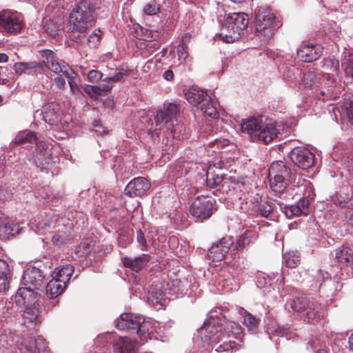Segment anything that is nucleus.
<instances>
[{
	"instance_id": "f257e3e1",
	"label": "nucleus",
	"mask_w": 353,
	"mask_h": 353,
	"mask_svg": "<svg viewBox=\"0 0 353 353\" xmlns=\"http://www.w3.org/2000/svg\"><path fill=\"white\" fill-rule=\"evenodd\" d=\"M97 16L96 6L92 1L77 2L70 12L67 26L68 37L81 42L87 30L92 27Z\"/></svg>"
},
{
	"instance_id": "f03ea898",
	"label": "nucleus",
	"mask_w": 353,
	"mask_h": 353,
	"mask_svg": "<svg viewBox=\"0 0 353 353\" xmlns=\"http://www.w3.org/2000/svg\"><path fill=\"white\" fill-rule=\"evenodd\" d=\"M241 129L250 138L265 144L275 140L280 134V129L272 119L260 117H252L241 123Z\"/></svg>"
},
{
	"instance_id": "7ed1b4c3",
	"label": "nucleus",
	"mask_w": 353,
	"mask_h": 353,
	"mask_svg": "<svg viewBox=\"0 0 353 353\" xmlns=\"http://www.w3.org/2000/svg\"><path fill=\"white\" fill-rule=\"evenodd\" d=\"M44 276L37 268H28L23 275L22 282L24 287L17 290L14 297L11 298L17 305L34 304L37 290L44 285Z\"/></svg>"
},
{
	"instance_id": "20e7f679",
	"label": "nucleus",
	"mask_w": 353,
	"mask_h": 353,
	"mask_svg": "<svg viewBox=\"0 0 353 353\" xmlns=\"http://www.w3.org/2000/svg\"><path fill=\"white\" fill-rule=\"evenodd\" d=\"M116 327L123 330H134L141 340L152 339V325L150 321L139 314L123 313L116 321Z\"/></svg>"
},
{
	"instance_id": "39448f33",
	"label": "nucleus",
	"mask_w": 353,
	"mask_h": 353,
	"mask_svg": "<svg viewBox=\"0 0 353 353\" xmlns=\"http://www.w3.org/2000/svg\"><path fill=\"white\" fill-rule=\"evenodd\" d=\"M255 32L264 41L269 40L281 26V21L268 7H260L254 11Z\"/></svg>"
},
{
	"instance_id": "423d86ee",
	"label": "nucleus",
	"mask_w": 353,
	"mask_h": 353,
	"mask_svg": "<svg viewBox=\"0 0 353 353\" xmlns=\"http://www.w3.org/2000/svg\"><path fill=\"white\" fill-rule=\"evenodd\" d=\"M303 83L306 88H314L323 86L321 90V94L325 96L323 99H332L337 97L338 92L336 89V82L334 78H332L330 74H323L316 70H310L305 74Z\"/></svg>"
},
{
	"instance_id": "0eeeda50",
	"label": "nucleus",
	"mask_w": 353,
	"mask_h": 353,
	"mask_svg": "<svg viewBox=\"0 0 353 353\" xmlns=\"http://www.w3.org/2000/svg\"><path fill=\"white\" fill-rule=\"evenodd\" d=\"M42 60L47 68L56 74L62 73L68 79L70 91L73 94H78L79 88L74 82L77 77L74 70L65 61H58L54 58V52L50 50H45L41 52Z\"/></svg>"
},
{
	"instance_id": "6e6552de",
	"label": "nucleus",
	"mask_w": 353,
	"mask_h": 353,
	"mask_svg": "<svg viewBox=\"0 0 353 353\" xmlns=\"http://www.w3.org/2000/svg\"><path fill=\"white\" fill-rule=\"evenodd\" d=\"M270 188L282 194L292 179L291 170L282 161L273 162L269 168Z\"/></svg>"
},
{
	"instance_id": "1a4fd4ad",
	"label": "nucleus",
	"mask_w": 353,
	"mask_h": 353,
	"mask_svg": "<svg viewBox=\"0 0 353 353\" xmlns=\"http://www.w3.org/2000/svg\"><path fill=\"white\" fill-rule=\"evenodd\" d=\"M185 97L191 105L198 107L205 116L212 119L217 118L219 113L216 108L205 91L197 87H192L185 91Z\"/></svg>"
},
{
	"instance_id": "9d476101",
	"label": "nucleus",
	"mask_w": 353,
	"mask_h": 353,
	"mask_svg": "<svg viewBox=\"0 0 353 353\" xmlns=\"http://www.w3.org/2000/svg\"><path fill=\"white\" fill-rule=\"evenodd\" d=\"M221 319L218 317L207 319L200 330L202 340L204 342L210 341L211 342L218 343L223 336L221 331L222 324Z\"/></svg>"
},
{
	"instance_id": "9b49d317",
	"label": "nucleus",
	"mask_w": 353,
	"mask_h": 353,
	"mask_svg": "<svg viewBox=\"0 0 353 353\" xmlns=\"http://www.w3.org/2000/svg\"><path fill=\"white\" fill-rule=\"evenodd\" d=\"M0 26L9 33H19L23 26L21 15L9 10L0 12Z\"/></svg>"
},
{
	"instance_id": "f8f14e48",
	"label": "nucleus",
	"mask_w": 353,
	"mask_h": 353,
	"mask_svg": "<svg viewBox=\"0 0 353 353\" xmlns=\"http://www.w3.org/2000/svg\"><path fill=\"white\" fill-rule=\"evenodd\" d=\"M213 201L205 196H199L190 207V213L201 219H208L212 214Z\"/></svg>"
},
{
	"instance_id": "ddd939ff",
	"label": "nucleus",
	"mask_w": 353,
	"mask_h": 353,
	"mask_svg": "<svg viewBox=\"0 0 353 353\" xmlns=\"http://www.w3.org/2000/svg\"><path fill=\"white\" fill-rule=\"evenodd\" d=\"M290 157L295 165L303 170L311 168L314 163V154L305 148H294L290 154Z\"/></svg>"
},
{
	"instance_id": "4468645a",
	"label": "nucleus",
	"mask_w": 353,
	"mask_h": 353,
	"mask_svg": "<svg viewBox=\"0 0 353 353\" xmlns=\"http://www.w3.org/2000/svg\"><path fill=\"white\" fill-rule=\"evenodd\" d=\"M180 108L176 103L165 102L163 108L158 112L156 115V126L157 123L162 125H173L174 121L176 119L179 114Z\"/></svg>"
},
{
	"instance_id": "2eb2a0df",
	"label": "nucleus",
	"mask_w": 353,
	"mask_h": 353,
	"mask_svg": "<svg viewBox=\"0 0 353 353\" xmlns=\"http://www.w3.org/2000/svg\"><path fill=\"white\" fill-rule=\"evenodd\" d=\"M150 183L143 177H137L128 183L125 188V194L130 197L142 196L150 188Z\"/></svg>"
},
{
	"instance_id": "dca6fc26",
	"label": "nucleus",
	"mask_w": 353,
	"mask_h": 353,
	"mask_svg": "<svg viewBox=\"0 0 353 353\" xmlns=\"http://www.w3.org/2000/svg\"><path fill=\"white\" fill-rule=\"evenodd\" d=\"M243 35L244 34L238 28L225 18L217 36L225 43H233L238 41Z\"/></svg>"
},
{
	"instance_id": "f3484780",
	"label": "nucleus",
	"mask_w": 353,
	"mask_h": 353,
	"mask_svg": "<svg viewBox=\"0 0 353 353\" xmlns=\"http://www.w3.org/2000/svg\"><path fill=\"white\" fill-rule=\"evenodd\" d=\"M283 212L288 219H292L310 212V202L307 198L301 199L296 205H285Z\"/></svg>"
},
{
	"instance_id": "a211bd4d",
	"label": "nucleus",
	"mask_w": 353,
	"mask_h": 353,
	"mask_svg": "<svg viewBox=\"0 0 353 353\" xmlns=\"http://www.w3.org/2000/svg\"><path fill=\"white\" fill-rule=\"evenodd\" d=\"M9 304H12V310L14 312H17L19 309L23 312L22 316L24 323L27 326L34 325L37 323V310L34 307H31L33 304L19 305H17L13 300Z\"/></svg>"
},
{
	"instance_id": "6ab92c4d",
	"label": "nucleus",
	"mask_w": 353,
	"mask_h": 353,
	"mask_svg": "<svg viewBox=\"0 0 353 353\" xmlns=\"http://www.w3.org/2000/svg\"><path fill=\"white\" fill-rule=\"evenodd\" d=\"M232 242L230 239L223 238L213 245L208 251V256L214 261H222L230 248Z\"/></svg>"
},
{
	"instance_id": "aec40b11",
	"label": "nucleus",
	"mask_w": 353,
	"mask_h": 353,
	"mask_svg": "<svg viewBox=\"0 0 353 353\" xmlns=\"http://www.w3.org/2000/svg\"><path fill=\"white\" fill-rule=\"evenodd\" d=\"M43 119L50 125H54L61 121L60 106L55 102H50L43 107Z\"/></svg>"
},
{
	"instance_id": "412c9836",
	"label": "nucleus",
	"mask_w": 353,
	"mask_h": 353,
	"mask_svg": "<svg viewBox=\"0 0 353 353\" xmlns=\"http://www.w3.org/2000/svg\"><path fill=\"white\" fill-rule=\"evenodd\" d=\"M321 53L319 46L303 44L297 50V55L304 62H312L316 60Z\"/></svg>"
},
{
	"instance_id": "4be33fe9",
	"label": "nucleus",
	"mask_w": 353,
	"mask_h": 353,
	"mask_svg": "<svg viewBox=\"0 0 353 353\" xmlns=\"http://www.w3.org/2000/svg\"><path fill=\"white\" fill-rule=\"evenodd\" d=\"M114 349L118 353H137V341L127 336L119 337L114 343Z\"/></svg>"
},
{
	"instance_id": "5701e85b",
	"label": "nucleus",
	"mask_w": 353,
	"mask_h": 353,
	"mask_svg": "<svg viewBox=\"0 0 353 353\" xmlns=\"http://www.w3.org/2000/svg\"><path fill=\"white\" fill-rule=\"evenodd\" d=\"M182 286L181 281L178 279L169 280L168 281H163L161 283L159 288V295L165 296L166 294H175L182 291ZM166 301V299L161 297L159 301L161 306H163Z\"/></svg>"
},
{
	"instance_id": "b1692460",
	"label": "nucleus",
	"mask_w": 353,
	"mask_h": 353,
	"mask_svg": "<svg viewBox=\"0 0 353 353\" xmlns=\"http://www.w3.org/2000/svg\"><path fill=\"white\" fill-rule=\"evenodd\" d=\"M225 19L228 20L235 28H238L243 34L247 32L250 19L245 12H233L228 14Z\"/></svg>"
},
{
	"instance_id": "393cba45",
	"label": "nucleus",
	"mask_w": 353,
	"mask_h": 353,
	"mask_svg": "<svg viewBox=\"0 0 353 353\" xmlns=\"http://www.w3.org/2000/svg\"><path fill=\"white\" fill-rule=\"evenodd\" d=\"M150 256L143 254L134 259L129 256L122 258L123 265L134 272L140 271L150 261Z\"/></svg>"
},
{
	"instance_id": "a878e982",
	"label": "nucleus",
	"mask_w": 353,
	"mask_h": 353,
	"mask_svg": "<svg viewBox=\"0 0 353 353\" xmlns=\"http://www.w3.org/2000/svg\"><path fill=\"white\" fill-rule=\"evenodd\" d=\"M10 280L11 273L8 263L0 260V292L9 289Z\"/></svg>"
},
{
	"instance_id": "bb28decb",
	"label": "nucleus",
	"mask_w": 353,
	"mask_h": 353,
	"mask_svg": "<svg viewBox=\"0 0 353 353\" xmlns=\"http://www.w3.org/2000/svg\"><path fill=\"white\" fill-rule=\"evenodd\" d=\"M66 288V284L59 279H53L46 285V294L50 299L59 296Z\"/></svg>"
},
{
	"instance_id": "cd10ccee",
	"label": "nucleus",
	"mask_w": 353,
	"mask_h": 353,
	"mask_svg": "<svg viewBox=\"0 0 353 353\" xmlns=\"http://www.w3.org/2000/svg\"><path fill=\"white\" fill-rule=\"evenodd\" d=\"M333 203L341 208H353V190L350 193L338 192L332 196Z\"/></svg>"
},
{
	"instance_id": "c85d7f7f",
	"label": "nucleus",
	"mask_w": 353,
	"mask_h": 353,
	"mask_svg": "<svg viewBox=\"0 0 353 353\" xmlns=\"http://www.w3.org/2000/svg\"><path fill=\"white\" fill-rule=\"evenodd\" d=\"M335 256L339 263L351 266L353 263V250L347 246H341L336 250Z\"/></svg>"
},
{
	"instance_id": "c756f323",
	"label": "nucleus",
	"mask_w": 353,
	"mask_h": 353,
	"mask_svg": "<svg viewBox=\"0 0 353 353\" xmlns=\"http://www.w3.org/2000/svg\"><path fill=\"white\" fill-rule=\"evenodd\" d=\"M29 343V345L26 343L21 345V353H40L41 350L46 348L45 340L43 338H38L34 340L31 339Z\"/></svg>"
},
{
	"instance_id": "7c9ffc66",
	"label": "nucleus",
	"mask_w": 353,
	"mask_h": 353,
	"mask_svg": "<svg viewBox=\"0 0 353 353\" xmlns=\"http://www.w3.org/2000/svg\"><path fill=\"white\" fill-rule=\"evenodd\" d=\"M74 271V268L72 265L66 264L59 267L57 272H54V276L53 277L66 284L70 280Z\"/></svg>"
},
{
	"instance_id": "2f4dec72",
	"label": "nucleus",
	"mask_w": 353,
	"mask_h": 353,
	"mask_svg": "<svg viewBox=\"0 0 353 353\" xmlns=\"http://www.w3.org/2000/svg\"><path fill=\"white\" fill-rule=\"evenodd\" d=\"M307 297H296L290 301V307L296 312H302L307 311L310 307L312 306V303Z\"/></svg>"
},
{
	"instance_id": "473e14b6",
	"label": "nucleus",
	"mask_w": 353,
	"mask_h": 353,
	"mask_svg": "<svg viewBox=\"0 0 353 353\" xmlns=\"http://www.w3.org/2000/svg\"><path fill=\"white\" fill-rule=\"evenodd\" d=\"M19 231V225L14 223L8 221L0 224V238L2 239L14 235Z\"/></svg>"
},
{
	"instance_id": "72a5a7b5",
	"label": "nucleus",
	"mask_w": 353,
	"mask_h": 353,
	"mask_svg": "<svg viewBox=\"0 0 353 353\" xmlns=\"http://www.w3.org/2000/svg\"><path fill=\"white\" fill-rule=\"evenodd\" d=\"M283 264L289 268H294L299 265L301 256L298 252L291 251L283 255Z\"/></svg>"
},
{
	"instance_id": "f704fd0d",
	"label": "nucleus",
	"mask_w": 353,
	"mask_h": 353,
	"mask_svg": "<svg viewBox=\"0 0 353 353\" xmlns=\"http://www.w3.org/2000/svg\"><path fill=\"white\" fill-rule=\"evenodd\" d=\"M323 316V312L318 305L314 303L307 310L306 319L308 323L311 324L317 323Z\"/></svg>"
},
{
	"instance_id": "c9c22d12",
	"label": "nucleus",
	"mask_w": 353,
	"mask_h": 353,
	"mask_svg": "<svg viewBox=\"0 0 353 353\" xmlns=\"http://www.w3.org/2000/svg\"><path fill=\"white\" fill-rule=\"evenodd\" d=\"M339 110L340 114L346 116L350 123L353 125V101L350 99H344L340 104Z\"/></svg>"
},
{
	"instance_id": "e433bc0d",
	"label": "nucleus",
	"mask_w": 353,
	"mask_h": 353,
	"mask_svg": "<svg viewBox=\"0 0 353 353\" xmlns=\"http://www.w3.org/2000/svg\"><path fill=\"white\" fill-rule=\"evenodd\" d=\"M36 142V150L37 152V159H35V163L39 165H44V159H46V156L47 154V149L48 148V144L42 141H35Z\"/></svg>"
},
{
	"instance_id": "4c0bfd02",
	"label": "nucleus",
	"mask_w": 353,
	"mask_h": 353,
	"mask_svg": "<svg viewBox=\"0 0 353 353\" xmlns=\"http://www.w3.org/2000/svg\"><path fill=\"white\" fill-rule=\"evenodd\" d=\"M260 319L249 312L243 314V323L249 331L255 332L257 330Z\"/></svg>"
},
{
	"instance_id": "58836bf2",
	"label": "nucleus",
	"mask_w": 353,
	"mask_h": 353,
	"mask_svg": "<svg viewBox=\"0 0 353 353\" xmlns=\"http://www.w3.org/2000/svg\"><path fill=\"white\" fill-rule=\"evenodd\" d=\"M37 141V137L34 132H28L27 133H21L18 134L14 139V143L15 145H20L25 143H32Z\"/></svg>"
},
{
	"instance_id": "ea45409f",
	"label": "nucleus",
	"mask_w": 353,
	"mask_h": 353,
	"mask_svg": "<svg viewBox=\"0 0 353 353\" xmlns=\"http://www.w3.org/2000/svg\"><path fill=\"white\" fill-rule=\"evenodd\" d=\"M262 279L264 280L265 285H267L269 286H273V285H277L278 288H279L281 286H282L284 283V278L282 275H279V278H278L276 281H274L273 279H272L269 276H268L265 278L264 275H261L258 277V286L260 288H263V286L261 285Z\"/></svg>"
},
{
	"instance_id": "a19ab883",
	"label": "nucleus",
	"mask_w": 353,
	"mask_h": 353,
	"mask_svg": "<svg viewBox=\"0 0 353 353\" xmlns=\"http://www.w3.org/2000/svg\"><path fill=\"white\" fill-rule=\"evenodd\" d=\"M341 66L345 74L353 79V54L344 57Z\"/></svg>"
},
{
	"instance_id": "79ce46f5",
	"label": "nucleus",
	"mask_w": 353,
	"mask_h": 353,
	"mask_svg": "<svg viewBox=\"0 0 353 353\" xmlns=\"http://www.w3.org/2000/svg\"><path fill=\"white\" fill-rule=\"evenodd\" d=\"M223 181V176L219 174H207L206 183L210 188L218 187Z\"/></svg>"
},
{
	"instance_id": "37998d69",
	"label": "nucleus",
	"mask_w": 353,
	"mask_h": 353,
	"mask_svg": "<svg viewBox=\"0 0 353 353\" xmlns=\"http://www.w3.org/2000/svg\"><path fill=\"white\" fill-rule=\"evenodd\" d=\"M101 31L100 30H94L88 38V44L90 48H96L101 41Z\"/></svg>"
},
{
	"instance_id": "c03bdc74",
	"label": "nucleus",
	"mask_w": 353,
	"mask_h": 353,
	"mask_svg": "<svg viewBox=\"0 0 353 353\" xmlns=\"http://www.w3.org/2000/svg\"><path fill=\"white\" fill-rule=\"evenodd\" d=\"M273 210V203L272 202H265L258 207V212L263 217H268Z\"/></svg>"
},
{
	"instance_id": "a18cd8bd",
	"label": "nucleus",
	"mask_w": 353,
	"mask_h": 353,
	"mask_svg": "<svg viewBox=\"0 0 353 353\" xmlns=\"http://www.w3.org/2000/svg\"><path fill=\"white\" fill-rule=\"evenodd\" d=\"M68 236L66 234L65 232L59 230L52 237V241L54 245L59 246L66 241L68 240Z\"/></svg>"
},
{
	"instance_id": "49530a36",
	"label": "nucleus",
	"mask_w": 353,
	"mask_h": 353,
	"mask_svg": "<svg viewBox=\"0 0 353 353\" xmlns=\"http://www.w3.org/2000/svg\"><path fill=\"white\" fill-rule=\"evenodd\" d=\"M252 241L251 232L245 231L242 235H240L237 240V245L239 248H243L249 245Z\"/></svg>"
},
{
	"instance_id": "de8ad7c7",
	"label": "nucleus",
	"mask_w": 353,
	"mask_h": 353,
	"mask_svg": "<svg viewBox=\"0 0 353 353\" xmlns=\"http://www.w3.org/2000/svg\"><path fill=\"white\" fill-rule=\"evenodd\" d=\"M43 50L40 52V55H41V52ZM41 62H36V61H31V62H22L23 65H24V67L26 68V71L40 68L42 69L43 65H45L46 68L47 66L45 65V63L43 62L42 60V56H41Z\"/></svg>"
},
{
	"instance_id": "09e8293b",
	"label": "nucleus",
	"mask_w": 353,
	"mask_h": 353,
	"mask_svg": "<svg viewBox=\"0 0 353 353\" xmlns=\"http://www.w3.org/2000/svg\"><path fill=\"white\" fill-rule=\"evenodd\" d=\"M227 329L230 330V332L235 335L236 339L240 340L242 342L240 334L242 333V328L239 326L235 322H230L227 326Z\"/></svg>"
},
{
	"instance_id": "8fccbe9b",
	"label": "nucleus",
	"mask_w": 353,
	"mask_h": 353,
	"mask_svg": "<svg viewBox=\"0 0 353 353\" xmlns=\"http://www.w3.org/2000/svg\"><path fill=\"white\" fill-rule=\"evenodd\" d=\"M127 74V72L123 69H119L117 70L116 73L114 75H113L111 77H106L105 78L103 81H108V82H119L121 81L124 76Z\"/></svg>"
},
{
	"instance_id": "3c124183",
	"label": "nucleus",
	"mask_w": 353,
	"mask_h": 353,
	"mask_svg": "<svg viewBox=\"0 0 353 353\" xmlns=\"http://www.w3.org/2000/svg\"><path fill=\"white\" fill-rule=\"evenodd\" d=\"M177 53H178V59L181 63H183L185 61L186 59L188 57V52L185 49V46L183 43H181L179 45L177 48Z\"/></svg>"
},
{
	"instance_id": "603ef678",
	"label": "nucleus",
	"mask_w": 353,
	"mask_h": 353,
	"mask_svg": "<svg viewBox=\"0 0 353 353\" xmlns=\"http://www.w3.org/2000/svg\"><path fill=\"white\" fill-rule=\"evenodd\" d=\"M103 74L97 70H91L88 74V79L90 82H97L101 79Z\"/></svg>"
},
{
	"instance_id": "864d4df0",
	"label": "nucleus",
	"mask_w": 353,
	"mask_h": 353,
	"mask_svg": "<svg viewBox=\"0 0 353 353\" xmlns=\"http://www.w3.org/2000/svg\"><path fill=\"white\" fill-rule=\"evenodd\" d=\"M223 350H225V352L228 351H236L239 350L241 345L239 343H236L235 341H228V342H223Z\"/></svg>"
},
{
	"instance_id": "5fc2aeb1",
	"label": "nucleus",
	"mask_w": 353,
	"mask_h": 353,
	"mask_svg": "<svg viewBox=\"0 0 353 353\" xmlns=\"http://www.w3.org/2000/svg\"><path fill=\"white\" fill-rule=\"evenodd\" d=\"M98 90L99 88H97V85H87L84 87L85 92L91 97H96L97 96L100 95Z\"/></svg>"
},
{
	"instance_id": "6e6d98bb",
	"label": "nucleus",
	"mask_w": 353,
	"mask_h": 353,
	"mask_svg": "<svg viewBox=\"0 0 353 353\" xmlns=\"http://www.w3.org/2000/svg\"><path fill=\"white\" fill-rule=\"evenodd\" d=\"M319 276L317 277V281L320 282L321 279L325 283H327L328 284L332 283V281L329 279V274L327 272H323L322 270L319 271Z\"/></svg>"
},
{
	"instance_id": "4d7b16f0",
	"label": "nucleus",
	"mask_w": 353,
	"mask_h": 353,
	"mask_svg": "<svg viewBox=\"0 0 353 353\" xmlns=\"http://www.w3.org/2000/svg\"><path fill=\"white\" fill-rule=\"evenodd\" d=\"M106 83H102L99 85H97V88H99L98 91L99 94L101 95L103 92H106L110 91L112 88V85H110V82L105 81Z\"/></svg>"
},
{
	"instance_id": "13d9d810",
	"label": "nucleus",
	"mask_w": 353,
	"mask_h": 353,
	"mask_svg": "<svg viewBox=\"0 0 353 353\" xmlns=\"http://www.w3.org/2000/svg\"><path fill=\"white\" fill-rule=\"evenodd\" d=\"M14 70L17 74H21L22 73L26 72V68L22 62L16 63L14 65Z\"/></svg>"
},
{
	"instance_id": "bf43d9fd",
	"label": "nucleus",
	"mask_w": 353,
	"mask_h": 353,
	"mask_svg": "<svg viewBox=\"0 0 353 353\" xmlns=\"http://www.w3.org/2000/svg\"><path fill=\"white\" fill-rule=\"evenodd\" d=\"M54 83L58 89L63 90L65 85V81L62 77H56L54 80Z\"/></svg>"
},
{
	"instance_id": "052dcab7",
	"label": "nucleus",
	"mask_w": 353,
	"mask_h": 353,
	"mask_svg": "<svg viewBox=\"0 0 353 353\" xmlns=\"http://www.w3.org/2000/svg\"><path fill=\"white\" fill-rule=\"evenodd\" d=\"M141 32L143 34H145V37H143L142 39L145 41H151L152 38L153 37V31L151 30H147L141 28Z\"/></svg>"
},
{
	"instance_id": "680f3d73",
	"label": "nucleus",
	"mask_w": 353,
	"mask_h": 353,
	"mask_svg": "<svg viewBox=\"0 0 353 353\" xmlns=\"http://www.w3.org/2000/svg\"><path fill=\"white\" fill-rule=\"evenodd\" d=\"M174 72L171 70H165L163 74V77L168 81H172L174 79Z\"/></svg>"
},
{
	"instance_id": "e2e57ef3",
	"label": "nucleus",
	"mask_w": 353,
	"mask_h": 353,
	"mask_svg": "<svg viewBox=\"0 0 353 353\" xmlns=\"http://www.w3.org/2000/svg\"><path fill=\"white\" fill-rule=\"evenodd\" d=\"M145 14L152 16L154 14V8L151 4H148L144 8Z\"/></svg>"
},
{
	"instance_id": "0e129e2a",
	"label": "nucleus",
	"mask_w": 353,
	"mask_h": 353,
	"mask_svg": "<svg viewBox=\"0 0 353 353\" xmlns=\"http://www.w3.org/2000/svg\"><path fill=\"white\" fill-rule=\"evenodd\" d=\"M7 199L6 191L3 186L0 185V200Z\"/></svg>"
},
{
	"instance_id": "69168bd1",
	"label": "nucleus",
	"mask_w": 353,
	"mask_h": 353,
	"mask_svg": "<svg viewBox=\"0 0 353 353\" xmlns=\"http://www.w3.org/2000/svg\"><path fill=\"white\" fill-rule=\"evenodd\" d=\"M292 75H291V74H289V75L288 74V75H287V77H288L289 79H294V78H296V77H295V74H296V73L297 74H299V70H298L296 68H292Z\"/></svg>"
},
{
	"instance_id": "338daca9",
	"label": "nucleus",
	"mask_w": 353,
	"mask_h": 353,
	"mask_svg": "<svg viewBox=\"0 0 353 353\" xmlns=\"http://www.w3.org/2000/svg\"><path fill=\"white\" fill-rule=\"evenodd\" d=\"M8 60V57L6 54L0 53V63H6Z\"/></svg>"
},
{
	"instance_id": "774afa93",
	"label": "nucleus",
	"mask_w": 353,
	"mask_h": 353,
	"mask_svg": "<svg viewBox=\"0 0 353 353\" xmlns=\"http://www.w3.org/2000/svg\"><path fill=\"white\" fill-rule=\"evenodd\" d=\"M349 347L350 349L353 352V333L349 338Z\"/></svg>"
}]
</instances>
